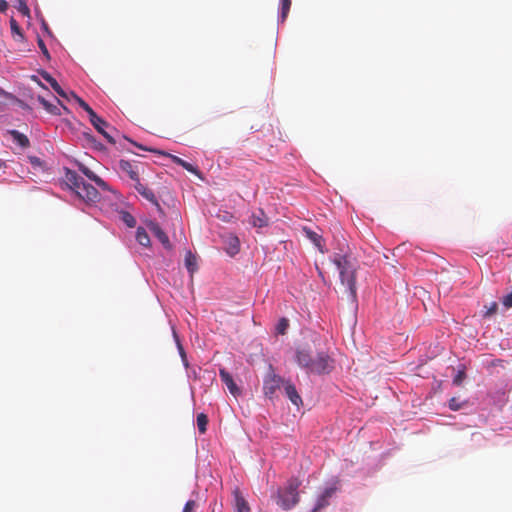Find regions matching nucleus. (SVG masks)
Here are the masks:
<instances>
[{
	"mask_svg": "<svg viewBox=\"0 0 512 512\" xmlns=\"http://www.w3.org/2000/svg\"><path fill=\"white\" fill-rule=\"evenodd\" d=\"M298 365L309 373L325 374L333 369V360L325 352L314 351L310 347H300L296 351Z\"/></svg>",
	"mask_w": 512,
	"mask_h": 512,
	"instance_id": "nucleus-1",
	"label": "nucleus"
},
{
	"mask_svg": "<svg viewBox=\"0 0 512 512\" xmlns=\"http://www.w3.org/2000/svg\"><path fill=\"white\" fill-rule=\"evenodd\" d=\"M334 263L339 269L341 283L346 286L348 298L356 301V273L347 256H337Z\"/></svg>",
	"mask_w": 512,
	"mask_h": 512,
	"instance_id": "nucleus-2",
	"label": "nucleus"
},
{
	"mask_svg": "<svg viewBox=\"0 0 512 512\" xmlns=\"http://www.w3.org/2000/svg\"><path fill=\"white\" fill-rule=\"evenodd\" d=\"M301 482L297 478L288 481L285 489H279L276 503L284 510L293 508L299 502L298 488Z\"/></svg>",
	"mask_w": 512,
	"mask_h": 512,
	"instance_id": "nucleus-3",
	"label": "nucleus"
},
{
	"mask_svg": "<svg viewBox=\"0 0 512 512\" xmlns=\"http://www.w3.org/2000/svg\"><path fill=\"white\" fill-rule=\"evenodd\" d=\"M285 381L282 377L279 375H276L274 371L271 369L269 373L264 378L263 381V392L266 397L269 399H273L277 396V391L280 390V388L285 386Z\"/></svg>",
	"mask_w": 512,
	"mask_h": 512,
	"instance_id": "nucleus-4",
	"label": "nucleus"
},
{
	"mask_svg": "<svg viewBox=\"0 0 512 512\" xmlns=\"http://www.w3.org/2000/svg\"><path fill=\"white\" fill-rule=\"evenodd\" d=\"M76 194L87 202H97L100 199V194L97 189L91 184L83 180L82 184L76 191Z\"/></svg>",
	"mask_w": 512,
	"mask_h": 512,
	"instance_id": "nucleus-5",
	"label": "nucleus"
},
{
	"mask_svg": "<svg viewBox=\"0 0 512 512\" xmlns=\"http://www.w3.org/2000/svg\"><path fill=\"white\" fill-rule=\"evenodd\" d=\"M147 227L152 232V234L161 242L165 249H172V245L170 243L168 235L162 230V228L157 222L149 221L147 223Z\"/></svg>",
	"mask_w": 512,
	"mask_h": 512,
	"instance_id": "nucleus-6",
	"label": "nucleus"
},
{
	"mask_svg": "<svg viewBox=\"0 0 512 512\" xmlns=\"http://www.w3.org/2000/svg\"><path fill=\"white\" fill-rule=\"evenodd\" d=\"M119 169L121 170V172H123L126 175H128L129 178L132 181H134L135 183L140 181L139 172H138L137 166L134 165L133 163H131L130 161L123 160V159L120 160L119 161Z\"/></svg>",
	"mask_w": 512,
	"mask_h": 512,
	"instance_id": "nucleus-7",
	"label": "nucleus"
},
{
	"mask_svg": "<svg viewBox=\"0 0 512 512\" xmlns=\"http://www.w3.org/2000/svg\"><path fill=\"white\" fill-rule=\"evenodd\" d=\"M219 375H220L221 380L226 384L229 392L235 397L238 396L240 394V389L234 382L230 373L227 372L225 369H220Z\"/></svg>",
	"mask_w": 512,
	"mask_h": 512,
	"instance_id": "nucleus-8",
	"label": "nucleus"
},
{
	"mask_svg": "<svg viewBox=\"0 0 512 512\" xmlns=\"http://www.w3.org/2000/svg\"><path fill=\"white\" fill-rule=\"evenodd\" d=\"M79 170L102 190L109 189L108 184L85 165H79Z\"/></svg>",
	"mask_w": 512,
	"mask_h": 512,
	"instance_id": "nucleus-9",
	"label": "nucleus"
},
{
	"mask_svg": "<svg viewBox=\"0 0 512 512\" xmlns=\"http://www.w3.org/2000/svg\"><path fill=\"white\" fill-rule=\"evenodd\" d=\"M249 222L255 228H263L268 225L269 218L263 209H258L251 215Z\"/></svg>",
	"mask_w": 512,
	"mask_h": 512,
	"instance_id": "nucleus-10",
	"label": "nucleus"
},
{
	"mask_svg": "<svg viewBox=\"0 0 512 512\" xmlns=\"http://www.w3.org/2000/svg\"><path fill=\"white\" fill-rule=\"evenodd\" d=\"M336 488L329 487L318 497L313 512L319 511L329 505V499L334 495Z\"/></svg>",
	"mask_w": 512,
	"mask_h": 512,
	"instance_id": "nucleus-11",
	"label": "nucleus"
},
{
	"mask_svg": "<svg viewBox=\"0 0 512 512\" xmlns=\"http://www.w3.org/2000/svg\"><path fill=\"white\" fill-rule=\"evenodd\" d=\"M135 189L137 192L142 195L145 199H147L149 202L154 204L157 207H160L157 197L155 196L154 192L144 186L140 181L134 184Z\"/></svg>",
	"mask_w": 512,
	"mask_h": 512,
	"instance_id": "nucleus-12",
	"label": "nucleus"
},
{
	"mask_svg": "<svg viewBox=\"0 0 512 512\" xmlns=\"http://www.w3.org/2000/svg\"><path fill=\"white\" fill-rule=\"evenodd\" d=\"M224 243L226 245V252L230 255V256H234L235 254H237L239 252V249H240V242H239V239L237 236H235L234 234H228L225 239H224Z\"/></svg>",
	"mask_w": 512,
	"mask_h": 512,
	"instance_id": "nucleus-13",
	"label": "nucleus"
},
{
	"mask_svg": "<svg viewBox=\"0 0 512 512\" xmlns=\"http://www.w3.org/2000/svg\"><path fill=\"white\" fill-rule=\"evenodd\" d=\"M71 96L75 99V101L82 107L89 115V120L91 124L102 123L99 120V116L95 113V111L80 97H78L75 93H71Z\"/></svg>",
	"mask_w": 512,
	"mask_h": 512,
	"instance_id": "nucleus-14",
	"label": "nucleus"
},
{
	"mask_svg": "<svg viewBox=\"0 0 512 512\" xmlns=\"http://www.w3.org/2000/svg\"><path fill=\"white\" fill-rule=\"evenodd\" d=\"M233 496L236 512H250V507L245 498L242 496L239 488H235L233 490Z\"/></svg>",
	"mask_w": 512,
	"mask_h": 512,
	"instance_id": "nucleus-15",
	"label": "nucleus"
},
{
	"mask_svg": "<svg viewBox=\"0 0 512 512\" xmlns=\"http://www.w3.org/2000/svg\"><path fill=\"white\" fill-rule=\"evenodd\" d=\"M285 394L290 399V401L296 405L299 406L302 404V398L298 394L296 387L294 384H292L290 381H287L284 386Z\"/></svg>",
	"mask_w": 512,
	"mask_h": 512,
	"instance_id": "nucleus-16",
	"label": "nucleus"
},
{
	"mask_svg": "<svg viewBox=\"0 0 512 512\" xmlns=\"http://www.w3.org/2000/svg\"><path fill=\"white\" fill-rule=\"evenodd\" d=\"M303 232L305 236L319 249V251L324 253V243L322 236L307 227L303 228Z\"/></svg>",
	"mask_w": 512,
	"mask_h": 512,
	"instance_id": "nucleus-17",
	"label": "nucleus"
},
{
	"mask_svg": "<svg viewBox=\"0 0 512 512\" xmlns=\"http://www.w3.org/2000/svg\"><path fill=\"white\" fill-rule=\"evenodd\" d=\"M126 140H128L129 142H131L134 146L138 147L139 149H142V150H145V151H150V152H153V153H157V154H160V155H163V156H167L169 157L173 163L177 164L180 166V163L183 162V159H181L180 157L178 156H175V155H172V154H169L167 152H163V151H160V150H156V149H152V148H147L141 144H138L128 138L125 137Z\"/></svg>",
	"mask_w": 512,
	"mask_h": 512,
	"instance_id": "nucleus-18",
	"label": "nucleus"
},
{
	"mask_svg": "<svg viewBox=\"0 0 512 512\" xmlns=\"http://www.w3.org/2000/svg\"><path fill=\"white\" fill-rule=\"evenodd\" d=\"M7 133L11 135L13 140L21 147V148H28L30 146V140L28 137L20 133L18 130H8Z\"/></svg>",
	"mask_w": 512,
	"mask_h": 512,
	"instance_id": "nucleus-19",
	"label": "nucleus"
},
{
	"mask_svg": "<svg viewBox=\"0 0 512 512\" xmlns=\"http://www.w3.org/2000/svg\"><path fill=\"white\" fill-rule=\"evenodd\" d=\"M66 181L70 185V187L76 192L82 184L83 178H81L76 172L68 170L66 173Z\"/></svg>",
	"mask_w": 512,
	"mask_h": 512,
	"instance_id": "nucleus-20",
	"label": "nucleus"
},
{
	"mask_svg": "<svg viewBox=\"0 0 512 512\" xmlns=\"http://www.w3.org/2000/svg\"><path fill=\"white\" fill-rule=\"evenodd\" d=\"M41 76L43 77V79H45L50 85L51 87L53 88V90L58 94L60 95L61 97H67L66 96V93L64 92V90L61 88V86L59 85V83L56 81V79H54L48 72L46 71H43L41 72Z\"/></svg>",
	"mask_w": 512,
	"mask_h": 512,
	"instance_id": "nucleus-21",
	"label": "nucleus"
},
{
	"mask_svg": "<svg viewBox=\"0 0 512 512\" xmlns=\"http://www.w3.org/2000/svg\"><path fill=\"white\" fill-rule=\"evenodd\" d=\"M99 120L102 122V123H97V124H92L94 126V128L99 132L101 133L109 143L111 144H115V139L113 138L112 135H110V133H108L105 128H107L109 126V124L101 117H99Z\"/></svg>",
	"mask_w": 512,
	"mask_h": 512,
	"instance_id": "nucleus-22",
	"label": "nucleus"
},
{
	"mask_svg": "<svg viewBox=\"0 0 512 512\" xmlns=\"http://www.w3.org/2000/svg\"><path fill=\"white\" fill-rule=\"evenodd\" d=\"M136 240L140 245H142L144 247H150V245H151L150 237H149L147 231L145 230V228H143V227L137 228Z\"/></svg>",
	"mask_w": 512,
	"mask_h": 512,
	"instance_id": "nucleus-23",
	"label": "nucleus"
},
{
	"mask_svg": "<svg viewBox=\"0 0 512 512\" xmlns=\"http://www.w3.org/2000/svg\"><path fill=\"white\" fill-rule=\"evenodd\" d=\"M185 266L191 275L197 271V258L191 251H188L185 255Z\"/></svg>",
	"mask_w": 512,
	"mask_h": 512,
	"instance_id": "nucleus-24",
	"label": "nucleus"
},
{
	"mask_svg": "<svg viewBox=\"0 0 512 512\" xmlns=\"http://www.w3.org/2000/svg\"><path fill=\"white\" fill-rule=\"evenodd\" d=\"M10 27L14 40H23L24 36L22 30L14 18L10 19Z\"/></svg>",
	"mask_w": 512,
	"mask_h": 512,
	"instance_id": "nucleus-25",
	"label": "nucleus"
},
{
	"mask_svg": "<svg viewBox=\"0 0 512 512\" xmlns=\"http://www.w3.org/2000/svg\"><path fill=\"white\" fill-rule=\"evenodd\" d=\"M280 16L279 19L281 22H284L288 16V13L291 8V0H280Z\"/></svg>",
	"mask_w": 512,
	"mask_h": 512,
	"instance_id": "nucleus-26",
	"label": "nucleus"
},
{
	"mask_svg": "<svg viewBox=\"0 0 512 512\" xmlns=\"http://www.w3.org/2000/svg\"><path fill=\"white\" fill-rule=\"evenodd\" d=\"M197 427L201 434H204L207 431L208 417L204 413H200L197 415Z\"/></svg>",
	"mask_w": 512,
	"mask_h": 512,
	"instance_id": "nucleus-27",
	"label": "nucleus"
},
{
	"mask_svg": "<svg viewBox=\"0 0 512 512\" xmlns=\"http://www.w3.org/2000/svg\"><path fill=\"white\" fill-rule=\"evenodd\" d=\"M120 218L129 228H133L136 226V219L129 212L122 211L120 213Z\"/></svg>",
	"mask_w": 512,
	"mask_h": 512,
	"instance_id": "nucleus-28",
	"label": "nucleus"
},
{
	"mask_svg": "<svg viewBox=\"0 0 512 512\" xmlns=\"http://www.w3.org/2000/svg\"><path fill=\"white\" fill-rule=\"evenodd\" d=\"M289 327V321L286 318H281L276 326V331L278 334L284 335Z\"/></svg>",
	"mask_w": 512,
	"mask_h": 512,
	"instance_id": "nucleus-29",
	"label": "nucleus"
},
{
	"mask_svg": "<svg viewBox=\"0 0 512 512\" xmlns=\"http://www.w3.org/2000/svg\"><path fill=\"white\" fill-rule=\"evenodd\" d=\"M14 6L18 9V11L24 16H30V9L24 0H17V3Z\"/></svg>",
	"mask_w": 512,
	"mask_h": 512,
	"instance_id": "nucleus-30",
	"label": "nucleus"
},
{
	"mask_svg": "<svg viewBox=\"0 0 512 512\" xmlns=\"http://www.w3.org/2000/svg\"><path fill=\"white\" fill-rule=\"evenodd\" d=\"M464 406L463 402H460L458 398L452 397L449 400V408L453 411H458Z\"/></svg>",
	"mask_w": 512,
	"mask_h": 512,
	"instance_id": "nucleus-31",
	"label": "nucleus"
},
{
	"mask_svg": "<svg viewBox=\"0 0 512 512\" xmlns=\"http://www.w3.org/2000/svg\"><path fill=\"white\" fill-rule=\"evenodd\" d=\"M465 377H466L465 371L463 369L459 370L453 378V384L456 386H460L462 384L463 380L465 379Z\"/></svg>",
	"mask_w": 512,
	"mask_h": 512,
	"instance_id": "nucleus-32",
	"label": "nucleus"
},
{
	"mask_svg": "<svg viewBox=\"0 0 512 512\" xmlns=\"http://www.w3.org/2000/svg\"><path fill=\"white\" fill-rule=\"evenodd\" d=\"M180 166L183 167L185 170H187L188 172H191L195 175H198L199 174V170L197 167H195L194 165L188 163L187 161L183 160L182 163H180Z\"/></svg>",
	"mask_w": 512,
	"mask_h": 512,
	"instance_id": "nucleus-33",
	"label": "nucleus"
},
{
	"mask_svg": "<svg viewBox=\"0 0 512 512\" xmlns=\"http://www.w3.org/2000/svg\"><path fill=\"white\" fill-rule=\"evenodd\" d=\"M37 42H38V46H39V48H40V50H41V52H42L43 56H44L47 60H49V59H50V54H49V51H48V49H47V47H46V45H45L44 41H43L40 37H38V41H37Z\"/></svg>",
	"mask_w": 512,
	"mask_h": 512,
	"instance_id": "nucleus-34",
	"label": "nucleus"
},
{
	"mask_svg": "<svg viewBox=\"0 0 512 512\" xmlns=\"http://www.w3.org/2000/svg\"><path fill=\"white\" fill-rule=\"evenodd\" d=\"M196 508V502L194 500H189L186 502L182 512H194Z\"/></svg>",
	"mask_w": 512,
	"mask_h": 512,
	"instance_id": "nucleus-35",
	"label": "nucleus"
},
{
	"mask_svg": "<svg viewBox=\"0 0 512 512\" xmlns=\"http://www.w3.org/2000/svg\"><path fill=\"white\" fill-rule=\"evenodd\" d=\"M173 333H174V337L176 338V341H177V345H178V348H179L180 355H181V357H182V359L184 361L185 366H187L188 363H187V360H186V355H185L184 349L181 346V344H180V342H179V340L177 338L176 332L174 331Z\"/></svg>",
	"mask_w": 512,
	"mask_h": 512,
	"instance_id": "nucleus-36",
	"label": "nucleus"
},
{
	"mask_svg": "<svg viewBox=\"0 0 512 512\" xmlns=\"http://www.w3.org/2000/svg\"><path fill=\"white\" fill-rule=\"evenodd\" d=\"M502 303L506 308L512 307V291L503 297Z\"/></svg>",
	"mask_w": 512,
	"mask_h": 512,
	"instance_id": "nucleus-37",
	"label": "nucleus"
},
{
	"mask_svg": "<svg viewBox=\"0 0 512 512\" xmlns=\"http://www.w3.org/2000/svg\"><path fill=\"white\" fill-rule=\"evenodd\" d=\"M497 310V303L496 302H493L491 303L490 307L487 309V312L486 314L487 315H492L496 312Z\"/></svg>",
	"mask_w": 512,
	"mask_h": 512,
	"instance_id": "nucleus-38",
	"label": "nucleus"
},
{
	"mask_svg": "<svg viewBox=\"0 0 512 512\" xmlns=\"http://www.w3.org/2000/svg\"><path fill=\"white\" fill-rule=\"evenodd\" d=\"M46 110H47L49 113L54 114V115H59V114H60V111H59L58 107H57V106H55V105H52L51 103H50V107H49V109H46Z\"/></svg>",
	"mask_w": 512,
	"mask_h": 512,
	"instance_id": "nucleus-39",
	"label": "nucleus"
},
{
	"mask_svg": "<svg viewBox=\"0 0 512 512\" xmlns=\"http://www.w3.org/2000/svg\"><path fill=\"white\" fill-rule=\"evenodd\" d=\"M38 101L43 105L45 109H49L50 103L42 96L37 97Z\"/></svg>",
	"mask_w": 512,
	"mask_h": 512,
	"instance_id": "nucleus-40",
	"label": "nucleus"
},
{
	"mask_svg": "<svg viewBox=\"0 0 512 512\" xmlns=\"http://www.w3.org/2000/svg\"><path fill=\"white\" fill-rule=\"evenodd\" d=\"M8 8V3L5 0H0V12H5Z\"/></svg>",
	"mask_w": 512,
	"mask_h": 512,
	"instance_id": "nucleus-41",
	"label": "nucleus"
},
{
	"mask_svg": "<svg viewBox=\"0 0 512 512\" xmlns=\"http://www.w3.org/2000/svg\"><path fill=\"white\" fill-rule=\"evenodd\" d=\"M84 135H85V137H86V139H87V140H89V141H92V140H93V136H92L91 134H89V133H84Z\"/></svg>",
	"mask_w": 512,
	"mask_h": 512,
	"instance_id": "nucleus-42",
	"label": "nucleus"
},
{
	"mask_svg": "<svg viewBox=\"0 0 512 512\" xmlns=\"http://www.w3.org/2000/svg\"><path fill=\"white\" fill-rule=\"evenodd\" d=\"M5 163L0 159V168L3 167Z\"/></svg>",
	"mask_w": 512,
	"mask_h": 512,
	"instance_id": "nucleus-43",
	"label": "nucleus"
}]
</instances>
